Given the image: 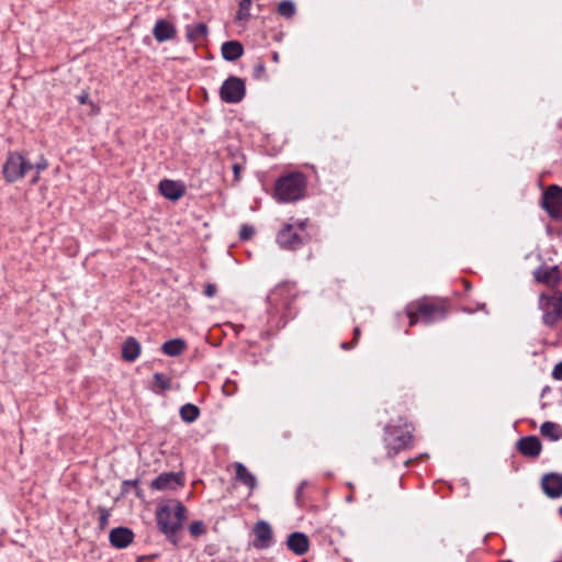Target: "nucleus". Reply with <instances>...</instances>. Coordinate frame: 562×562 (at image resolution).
Instances as JSON below:
<instances>
[{"mask_svg": "<svg viewBox=\"0 0 562 562\" xmlns=\"http://www.w3.org/2000/svg\"><path fill=\"white\" fill-rule=\"evenodd\" d=\"M217 289H216V285L215 284H212V283H207L204 288V294L207 296V297H212L215 295Z\"/></svg>", "mask_w": 562, "mask_h": 562, "instance_id": "38", "label": "nucleus"}, {"mask_svg": "<svg viewBox=\"0 0 562 562\" xmlns=\"http://www.w3.org/2000/svg\"><path fill=\"white\" fill-rule=\"evenodd\" d=\"M254 78L255 79H263L266 78V67L262 61H258L254 67Z\"/></svg>", "mask_w": 562, "mask_h": 562, "instance_id": "34", "label": "nucleus"}, {"mask_svg": "<svg viewBox=\"0 0 562 562\" xmlns=\"http://www.w3.org/2000/svg\"><path fill=\"white\" fill-rule=\"evenodd\" d=\"M278 13L284 18H292L295 14V4L291 0H283L278 5Z\"/></svg>", "mask_w": 562, "mask_h": 562, "instance_id": "27", "label": "nucleus"}, {"mask_svg": "<svg viewBox=\"0 0 562 562\" xmlns=\"http://www.w3.org/2000/svg\"><path fill=\"white\" fill-rule=\"evenodd\" d=\"M386 446L397 453L400 450L406 449L412 440V434L407 426H386L385 438Z\"/></svg>", "mask_w": 562, "mask_h": 562, "instance_id": "7", "label": "nucleus"}, {"mask_svg": "<svg viewBox=\"0 0 562 562\" xmlns=\"http://www.w3.org/2000/svg\"><path fill=\"white\" fill-rule=\"evenodd\" d=\"M286 546L295 554L302 555L308 551L310 541L306 535L293 532L288 537Z\"/></svg>", "mask_w": 562, "mask_h": 562, "instance_id": "18", "label": "nucleus"}, {"mask_svg": "<svg viewBox=\"0 0 562 562\" xmlns=\"http://www.w3.org/2000/svg\"><path fill=\"white\" fill-rule=\"evenodd\" d=\"M285 285H279L273 291L270 292L267 300L270 305L278 306L279 305V299L286 292Z\"/></svg>", "mask_w": 562, "mask_h": 562, "instance_id": "29", "label": "nucleus"}, {"mask_svg": "<svg viewBox=\"0 0 562 562\" xmlns=\"http://www.w3.org/2000/svg\"><path fill=\"white\" fill-rule=\"evenodd\" d=\"M308 221L285 224L277 235L278 245L285 250H296L311 239L307 232Z\"/></svg>", "mask_w": 562, "mask_h": 562, "instance_id": "4", "label": "nucleus"}, {"mask_svg": "<svg viewBox=\"0 0 562 562\" xmlns=\"http://www.w3.org/2000/svg\"><path fill=\"white\" fill-rule=\"evenodd\" d=\"M245 93L246 87L244 80L234 76L227 78L220 89V97L226 103L240 102Z\"/></svg>", "mask_w": 562, "mask_h": 562, "instance_id": "8", "label": "nucleus"}, {"mask_svg": "<svg viewBox=\"0 0 562 562\" xmlns=\"http://www.w3.org/2000/svg\"><path fill=\"white\" fill-rule=\"evenodd\" d=\"M538 282L554 286L561 281V271L558 266L540 268L535 272Z\"/></svg>", "mask_w": 562, "mask_h": 562, "instance_id": "17", "label": "nucleus"}, {"mask_svg": "<svg viewBox=\"0 0 562 562\" xmlns=\"http://www.w3.org/2000/svg\"><path fill=\"white\" fill-rule=\"evenodd\" d=\"M89 100V94L88 93H82L78 97V101L79 103L81 104H86Z\"/></svg>", "mask_w": 562, "mask_h": 562, "instance_id": "40", "label": "nucleus"}, {"mask_svg": "<svg viewBox=\"0 0 562 562\" xmlns=\"http://www.w3.org/2000/svg\"><path fill=\"white\" fill-rule=\"evenodd\" d=\"M360 335H361L360 328H359V327H356V328H355V330H353V339H352V341H350V342H342V344L340 345V347H341L344 350H350V349H352V348L357 345V342H358V340H359Z\"/></svg>", "mask_w": 562, "mask_h": 562, "instance_id": "32", "label": "nucleus"}, {"mask_svg": "<svg viewBox=\"0 0 562 562\" xmlns=\"http://www.w3.org/2000/svg\"><path fill=\"white\" fill-rule=\"evenodd\" d=\"M184 348H186L184 340L177 338V339L166 341L162 345L161 350L167 356L176 357V356L181 355L182 351L184 350Z\"/></svg>", "mask_w": 562, "mask_h": 562, "instance_id": "23", "label": "nucleus"}, {"mask_svg": "<svg viewBox=\"0 0 562 562\" xmlns=\"http://www.w3.org/2000/svg\"><path fill=\"white\" fill-rule=\"evenodd\" d=\"M255 540L252 546L258 550H263L271 547L273 542V535L271 526L263 520L258 521L254 527Z\"/></svg>", "mask_w": 562, "mask_h": 562, "instance_id": "11", "label": "nucleus"}, {"mask_svg": "<svg viewBox=\"0 0 562 562\" xmlns=\"http://www.w3.org/2000/svg\"><path fill=\"white\" fill-rule=\"evenodd\" d=\"M183 484L182 473L165 472L150 483V487L157 491H173Z\"/></svg>", "mask_w": 562, "mask_h": 562, "instance_id": "10", "label": "nucleus"}, {"mask_svg": "<svg viewBox=\"0 0 562 562\" xmlns=\"http://www.w3.org/2000/svg\"><path fill=\"white\" fill-rule=\"evenodd\" d=\"M154 386L153 390L156 393L165 392L171 387V380L168 375L164 373H155L154 374Z\"/></svg>", "mask_w": 562, "mask_h": 562, "instance_id": "25", "label": "nucleus"}, {"mask_svg": "<svg viewBox=\"0 0 562 562\" xmlns=\"http://www.w3.org/2000/svg\"><path fill=\"white\" fill-rule=\"evenodd\" d=\"M33 165L20 153H10L3 165V177L8 182H15L22 179Z\"/></svg>", "mask_w": 562, "mask_h": 562, "instance_id": "6", "label": "nucleus"}, {"mask_svg": "<svg viewBox=\"0 0 562 562\" xmlns=\"http://www.w3.org/2000/svg\"><path fill=\"white\" fill-rule=\"evenodd\" d=\"M255 234V229L250 225H243L239 231V238L241 240H248L250 239Z\"/></svg>", "mask_w": 562, "mask_h": 562, "instance_id": "33", "label": "nucleus"}, {"mask_svg": "<svg viewBox=\"0 0 562 562\" xmlns=\"http://www.w3.org/2000/svg\"><path fill=\"white\" fill-rule=\"evenodd\" d=\"M307 485V482L306 481H302L300 483V485L297 486L296 491H295V499H296V503L299 505H302V496H303V491L305 488V486Z\"/></svg>", "mask_w": 562, "mask_h": 562, "instance_id": "36", "label": "nucleus"}, {"mask_svg": "<svg viewBox=\"0 0 562 562\" xmlns=\"http://www.w3.org/2000/svg\"><path fill=\"white\" fill-rule=\"evenodd\" d=\"M542 206L552 218L562 221V188L550 186L543 193Z\"/></svg>", "mask_w": 562, "mask_h": 562, "instance_id": "9", "label": "nucleus"}, {"mask_svg": "<svg viewBox=\"0 0 562 562\" xmlns=\"http://www.w3.org/2000/svg\"><path fill=\"white\" fill-rule=\"evenodd\" d=\"M186 35L189 42L194 43L203 40L207 35V26L204 23L186 26Z\"/></svg>", "mask_w": 562, "mask_h": 562, "instance_id": "22", "label": "nucleus"}, {"mask_svg": "<svg viewBox=\"0 0 562 562\" xmlns=\"http://www.w3.org/2000/svg\"><path fill=\"white\" fill-rule=\"evenodd\" d=\"M538 306L542 312V323L554 327L562 321V292L553 290L551 293H541Z\"/></svg>", "mask_w": 562, "mask_h": 562, "instance_id": "5", "label": "nucleus"}, {"mask_svg": "<svg viewBox=\"0 0 562 562\" xmlns=\"http://www.w3.org/2000/svg\"><path fill=\"white\" fill-rule=\"evenodd\" d=\"M200 415L199 408L193 404H184L180 408V416L187 423H193Z\"/></svg>", "mask_w": 562, "mask_h": 562, "instance_id": "26", "label": "nucleus"}, {"mask_svg": "<svg viewBox=\"0 0 562 562\" xmlns=\"http://www.w3.org/2000/svg\"><path fill=\"white\" fill-rule=\"evenodd\" d=\"M544 494L550 498L562 496V475L558 473L546 474L541 480Z\"/></svg>", "mask_w": 562, "mask_h": 562, "instance_id": "13", "label": "nucleus"}, {"mask_svg": "<svg viewBox=\"0 0 562 562\" xmlns=\"http://www.w3.org/2000/svg\"><path fill=\"white\" fill-rule=\"evenodd\" d=\"M110 513L105 508H101L100 510V517H99V525L101 528H105V526L109 522Z\"/></svg>", "mask_w": 562, "mask_h": 562, "instance_id": "35", "label": "nucleus"}, {"mask_svg": "<svg viewBox=\"0 0 562 562\" xmlns=\"http://www.w3.org/2000/svg\"><path fill=\"white\" fill-rule=\"evenodd\" d=\"M48 167L47 160L45 158H41L40 161L36 162L33 168L36 169V175L32 178V183H36L40 179V172L45 170Z\"/></svg>", "mask_w": 562, "mask_h": 562, "instance_id": "31", "label": "nucleus"}, {"mask_svg": "<svg viewBox=\"0 0 562 562\" xmlns=\"http://www.w3.org/2000/svg\"><path fill=\"white\" fill-rule=\"evenodd\" d=\"M251 0H240L239 9L237 12V20H248L250 18Z\"/></svg>", "mask_w": 562, "mask_h": 562, "instance_id": "28", "label": "nucleus"}, {"mask_svg": "<svg viewBox=\"0 0 562 562\" xmlns=\"http://www.w3.org/2000/svg\"><path fill=\"white\" fill-rule=\"evenodd\" d=\"M552 378L555 380H562V361L554 366Z\"/></svg>", "mask_w": 562, "mask_h": 562, "instance_id": "37", "label": "nucleus"}, {"mask_svg": "<svg viewBox=\"0 0 562 562\" xmlns=\"http://www.w3.org/2000/svg\"><path fill=\"white\" fill-rule=\"evenodd\" d=\"M241 169H243L241 165H239V164H234L233 165V172H234V180L235 181H239Z\"/></svg>", "mask_w": 562, "mask_h": 562, "instance_id": "39", "label": "nucleus"}, {"mask_svg": "<svg viewBox=\"0 0 562 562\" xmlns=\"http://www.w3.org/2000/svg\"><path fill=\"white\" fill-rule=\"evenodd\" d=\"M233 467L235 469V480L243 483L252 492L257 487L256 476L240 462H235Z\"/></svg>", "mask_w": 562, "mask_h": 562, "instance_id": "19", "label": "nucleus"}, {"mask_svg": "<svg viewBox=\"0 0 562 562\" xmlns=\"http://www.w3.org/2000/svg\"><path fill=\"white\" fill-rule=\"evenodd\" d=\"M159 530L168 538L175 537L187 519V508L178 499L160 503L156 510Z\"/></svg>", "mask_w": 562, "mask_h": 562, "instance_id": "1", "label": "nucleus"}, {"mask_svg": "<svg viewBox=\"0 0 562 562\" xmlns=\"http://www.w3.org/2000/svg\"><path fill=\"white\" fill-rule=\"evenodd\" d=\"M136 483H137L136 481H133V482L127 481V482H125V484H133V485H136Z\"/></svg>", "mask_w": 562, "mask_h": 562, "instance_id": "42", "label": "nucleus"}, {"mask_svg": "<svg viewBox=\"0 0 562 562\" xmlns=\"http://www.w3.org/2000/svg\"><path fill=\"white\" fill-rule=\"evenodd\" d=\"M139 342L135 338L128 337L122 346V357L124 358V360L132 362L139 357Z\"/></svg>", "mask_w": 562, "mask_h": 562, "instance_id": "21", "label": "nucleus"}, {"mask_svg": "<svg viewBox=\"0 0 562 562\" xmlns=\"http://www.w3.org/2000/svg\"><path fill=\"white\" fill-rule=\"evenodd\" d=\"M517 449L525 457L536 458L541 452V442L535 436L524 437L518 440Z\"/></svg>", "mask_w": 562, "mask_h": 562, "instance_id": "16", "label": "nucleus"}, {"mask_svg": "<svg viewBox=\"0 0 562 562\" xmlns=\"http://www.w3.org/2000/svg\"><path fill=\"white\" fill-rule=\"evenodd\" d=\"M306 178L301 172H290L280 177L274 186V196L279 202H295L304 196Z\"/></svg>", "mask_w": 562, "mask_h": 562, "instance_id": "3", "label": "nucleus"}, {"mask_svg": "<svg viewBox=\"0 0 562 562\" xmlns=\"http://www.w3.org/2000/svg\"><path fill=\"white\" fill-rule=\"evenodd\" d=\"M406 314L409 319V326L418 322L430 324L441 321L447 316V306L443 302L423 297L407 304Z\"/></svg>", "mask_w": 562, "mask_h": 562, "instance_id": "2", "label": "nucleus"}, {"mask_svg": "<svg viewBox=\"0 0 562 562\" xmlns=\"http://www.w3.org/2000/svg\"><path fill=\"white\" fill-rule=\"evenodd\" d=\"M134 539V532L127 527H116L111 530L109 540L112 547L124 549L128 547Z\"/></svg>", "mask_w": 562, "mask_h": 562, "instance_id": "14", "label": "nucleus"}, {"mask_svg": "<svg viewBox=\"0 0 562 562\" xmlns=\"http://www.w3.org/2000/svg\"><path fill=\"white\" fill-rule=\"evenodd\" d=\"M176 34V26L171 22L164 19L158 20L153 29V35L159 43L175 38Z\"/></svg>", "mask_w": 562, "mask_h": 562, "instance_id": "15", "label": "nucleus"}, {"mask_svg": "<svg viewBox=\"0 0 562 562\" xmlns=\"http://www.w3.org/2000/svg\"><path fill=\"white\" fill-rule=\"evenodd\" d=\"M272 58H273V60H274V61H278V59H279V55H278V53H273Z\"/></svg>", "mask_w": 562, "mask_h": 562, "instance_id": "41", "label": "nucleus"}, {"mask_svg": "<svg viewBox=\"0 0 562 562\" xmlns=\"http://www.w3.org/2000/svg\"><path fill=\"white\" fill-rule=\"evenodd\" d=\"M189 532L192 537L198 538L206 532V528L203 521L195 520L189 525Z\"/></svg>", "mask_w": 562, "mask_h": 562, "instance_id": "30", "label": "nucleus"}, {"mask_svg": "<svg viewBox=\"0 0 562 562\" xmlns=\"http://www.w3.org/2000/svg\"><path fill=\"white\" fill-rule=\"evenodd\" d=\"M540 432L552 440H559L562 437V428L552 422H544L540 427Z\"/></svg>", "mask_w": 562, "mask_h": 562, "instance_id": "24", "label": "nucleus"}, {"mask_svg": "<svg viewBox=\"0 0 562 562\" xmlns=\"http://www.w3.org/2000/svg\"><path fill=\"white\" fill-rule=\"evenodd\" d=\"M244 54L243 45L237 41L225 42L222 45V56L225 60L234 61Z\"/></svg>", "mask_w": 562, "mask_h": 562, "instance_id": "20", "label": "nucleus"}, {"mask_svg": "<svg viewBox=\"0 0 562 562\" xmlns=\"http://www.w3.org/2000/svg\"><path fill=\"white\" fill-rule=\"evenodd\" d=\"M159 192L170 201H178L186 193V187L180 181L164 179L159 182Z\"/></svg>", "mask_w": 562, "mask_h": 562, "instance_id": "12", "label": "nucleus"}]
</instances>
